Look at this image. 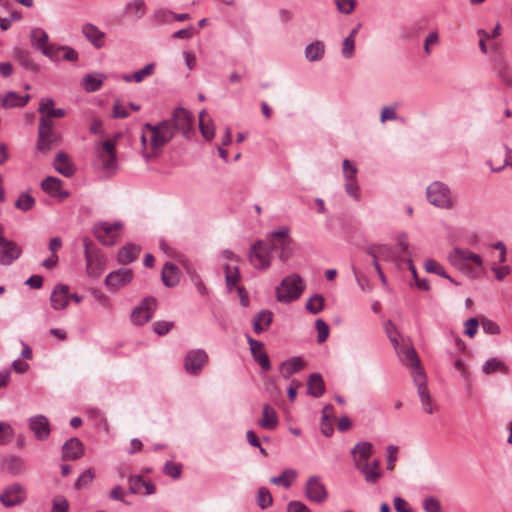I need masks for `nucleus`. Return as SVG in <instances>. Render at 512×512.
Instances as JSON below:
<instances>
[{
	"mask_svg": "<svg viewBox=\"0 0 512 512\" xmlns=\"http://www.w3.org/2000/svg\"><path fill=\"white\" fill-rule=\"evenodd\" d=\"M173 138V128L170 120L162 121L156 125L146 123L142 127L141 144L142 155L146 159L159 156L164 146Z\"/></svg>",
	"mask_w": 512,
	"mask_h": 512,
	"instance_id": "obj_1",
	"label": "nucleus"
},
{
	"mask_svg": "<svg viewBox=\"0 0 512 512\" xmlns=\"http://www.w3.org/2000/svg\"><path fill=\"white\" fill-rule=\"evenodd\" d=\"M447 259L451 265L473 277L478 276V270H483L481 256L468 249L455 248Z\"/></svg>",
	"mask_w": 512,
	"mask_h": 512,
	"instance_id": "obj_2",
	"label": "nucleus"
},
{
	"mask_svg": "<svg viewBox=\"0 0 512 512\" xmlns=\"http://www.w3.org/2000/svg\"><path fill=\"white\" fill-rule=\"evenodd\" d=\"M120 137L121 134L116 133L113 137L105 138L95 145L97 164L108 174L117 169L116 147Z\"/></svg>",
	"mask_w": 512,
	"mask_h": 512,
	"instance_id": "obj_3",
	"label": "nucleus"
},
{
	"mask_svg": "<svg viewBox=\"0 0 512 512\" xmlns=\"http://www.w3.org/2000/svg\"><path fill=\"white\" fill-rule=\"evenodd\" d=\"M304 290V280L300 275L293 273L282 279L276 288V298L281 303H290L297 300Z\"/></svg>",
	"mask_w": 512,
	"mask_h": 512,
	"instance_id": "obj_4",
	"label": "nucleus"
},
{
	"mask_svg": "<svg viewBox=\"0 0 512 512\" xmlns=\"http://www.w3.org/2000/svg\"><path fill=\"white\" fill-rule=\"evenodd\" d=\"M426 197L437 208L450 210L455 207V197L450 188L440 181H434L427 187Z\"/></svg>",
	"mask_w": 512,
	"mask_h": 512,
	"instance_id": "obj_5",
	"label": "nucleus"
},
{
	"mask_svg": "<svg viewBox=\"0 0 512 512\" xmlns=\"http://www.w3.org/2000/svg\"><path fill=\"white\" fill-rule=\"evenodd\" d=\"M83 244L87 273L90 277L97 278L103 273L106 260L89 238H84Z\"/></svg>",
	"mask_w": 512,
	"mask_h": 512,
	"instance_id": "obj_6",
	"label": "nucleus"
},
{
	"mask_svg": "<svg viewBox=\"0 0 512 512\" xmlns=\"http://www.w3.org/2000/svg\"><path fill=\"white\" fill-rule=\"evenodd\" d=\"M123 228L124 225L120 221L114 223L103 221L94 225L93 233L103 245L112 246L119 241Z\"/></svg>",
	"mask_w": 512,
	"mask_h": 512,
	"instance_id": "obj_7",
	"label": "nucleus"
},
{
	"mask_svg": "<svg viewBox=\"0 0 512 512\" xmlns=\"http://www.w3.org/2000/svg\"><path fill=\"white\" fill-rule=\"evenodd\" d=\"M289 230L283 228L269 236L266 244L269 245L270 251H277L278 257L282 262H286L292 255L291 239L289 238Z\"/></svg>",
	"mask_w": 512,
	"mask_h": 512,
	"instance_id": "obj_8",
	"label": "nucleus"
},
{
	"mask_svg": "<svg viewBox=\"0 0 512 512\" xmlns=\"http://www.w3.org/2000/svg\"><path fill=\"white\" fill-rule=\"evenodd\" d=\"M249 261L258 270H266L270 267L272 253L265 241H258L250 249Z\"/></svg>",
	"mask_w": 512,
	"mask_h": 512,
	"instance_id": "obj_9",
	"label": "nucleus"
},
{
	"mask_svg": "<svg viewBox=\"0 0 512 512\" xmlns=\"http://www.w3.org/2000/svg\"><path fill=\"white\" fill-rule=\"evenodd\" d=\"M304 495L310 501L322 504L328 499V491L319 476L308 477L304 486Z\"/></svg>",
	"mask_w": 512,
	"mask_h": 512,
	"instance_id": "obj_10",
	"label": "nucleus"
},
{
	"mask_svg": "<svg viewBox=\"0 0 512 512\" xmlns=\"http://www.w3.org/2000/svg\"><path fill=\"white\" fill-rule=\"evenodd\" d=\"M414 383L418 388V395L420 397L421 406L425 413L432 414L437 410V405L432 399L427 386H426V375L424 371H419L414 374Z\"/></svg>",
	"mask_w": 512,
	"mask_h": 512,
	"instance_id": "obj_11",
	"label": "nucleus"
},
{
	"mask_svg": "<svg viewBox=\"0 0 512 512\" xmlns=\"http://www.w3.org/2000/svg\"><path fill=\"white\" fill-rule=\"evenodd\" d=\"M208 362V355L202 349L190 350L184 359V367L187 373L198 375Z\"/></svg>",
	"mask_w": 512,
	"mask_h": 512,
	"instance_id": "obj_12",
	"label": "nucleus"
},
{
	"mask_svg": "<svg viewBox=\"0 0 512 512\" xmlns=\"http://www.w3.org/2000/svg\"><path fill=\"white\" fill-rule=\"evenodd\" d=\"M156 309V300L152 297L145 298L131 313V320L135 325H143L148 322Z\"/></svg>",
	"mask_w": 512,
	"mask_h": 512,
	"instance_id": "obj_13",
	"label": "nucleus"
},
{
	"mask_svg": "<svg viewBox=\"0 0 512 512\" xmlns=\"http://www.w3.org/2000/svg\"><path fill=\"white\" fill-rule=\"evenodd\" d=\"M31 44L34 48L40 50L46 57H54L55 44L49 43L48 34L41 28H34L30 33Z\"/></svg>",
	"mask_w": 512,
	"mask_h": 512,
	"instance_id": "obj_14",
	"label": "nucleus"
},
{
	"mask_svg": "<svg viewBox=\"0 0 512 512\" xmlns=\"http://www.w3.org/2000/svg\"><path fill=\"white\" fill-rule=\"evenodd\" d=\"M223 257L228 261L224 264L226 285L229 289L236 287L240 278L238 258L233 252L225 250Z\"/></svg>",
	"mask_w": 512,
	"mask_h": 512,
	"instance_id": "obj_15",
	"label": "nucleus"
},
{
	"mask_svg": "<svg viewBox=\"0 0 512 512\" xmlns=\"http://www.w3.org/2000/svg\"><path fill=\"white\" fill-rule=\"evenodd\" d=\"M133 279V271L129 268H121L109 273L105 279V285L112 291L128 285Z\"/></svg>",
	"mask_w": 512,
	"mask_h": 512,
	"instance_id": "obj_16",
	"label": "nucleus"
},
{
	"mask_svg": "<svg viewBox=\"0 0 512 512\" xmlns=\"http://www.w3.org/2000/svg\"><path fill=\"white\" fill-rule=\"evenodd\" d=\"M193 116L184 109L178 108L174 111L172 120L170 121L173 128V133L177 130L182 134L187 135L193 128Z\"/></svg>",
	"mask_w": 512,
	"mask_h": 512,
	"instance_id": "obj_17",
	"label": "nucleus"
},
{
	"mask_svg": "<svg viewBox=\"0 0 512 512\" xmlns=\"http://www.w3.org/2000/svg\"><path fill=\"white\" fill-rule=\"evenodd\" d=\"M61 142V136L54 130L38 129L36 148L42 153H48L52 147Z\"/></svg>",
	"mask_w": 512,
	"mask_h": 512,
	"instance_id": "obj_18",
	"label": "nucleus"
},
{
	"mask_svg": "<svg viewBox=\"0 0 512 512\" xmlns=\"http://www.w3.org/2000/svg\"><path fill=\"white\" fill-rule=\"evenodd\" d=\"M25 498V492L22 486L19 484H13L8 486L1 494L0 501L3 505L10 507L23 502Z\"/></svg>",
	"mask_w": 512,
	"mask_h": 512,
	"instance_id": "obj_19",
	"label": "nucleus"
},
{
	"mask_svg": "<svg viewBox=\"0 0 512 512\" xmlns=\"http://www.w3.org/2000/svg\"><path fill=\"white\" fill-rule=\"evenodd\" d=\"M29 427L33 431L35 437L43 441L50 434V425L48 419L43 415H36L29 419Z\"/></svg>",
	"mask_w": 512,
	"mask_h": 512,
	"instance_id": "obj_20",
	"label": "nucleus"
},
{
	"mask_svg": "<svg viewBox=\"0 0 512 512\" xmlns=\"http://www.w3.org/2000/svg\"><path fill=\"white\" fill-rule=\"evenodd\" d=\"M69 290V287L64 284L55 286L50 296V303L54 310L66 308L69 301Z\"/></svg>",
	"mask_w": 512,
	"mask_h": 512,
	"instance_id": "obj_21",
	"label": "nucleus"
},
{
	"mask_svg": "<svg viewBox=\"0 0 512 512\" xmlns=\"http://www.w3.org/2000/svg\"><path fill=\"white\" fill-rule=\"evenodd\" d=\"M399 355H403L402 361L405 365L411 368V375L414 379V374L419 371H424L420 366V360L417 356V353L413 347L400 345L399 351L397 352Z\"/></svg>",
	"mask_w": 512,
	"mask_h": 512,
	"instance_id": "obj_22",
	"label": "nucleus"
},
{
	"mask_svg": "<svg viewBox=\"0 0 512 512\" xmlns=\"http://www.w3.org/2000/svg\"><path fill=\"white\" fill-rule=\"evenodd\" d=\"M21 248L14 242L6 240L0 245V263L10 265L21 255Z\"/></svg>",
	"mask_w": 512,
	"mask_h": 512,
	"instance_id": "obj_23",
	"label": "nucleus"
},
{
	"mask_svg": "<svg viewBox=\"0 0 512 512\" xmlns=\"http://www.w3.org/2000/svg\"><path fill=\"white\" fill-rule=\"evenodd\" d=\"M247 341L250 346V351L253 358L260 364L264 370L270 369V361L267 353L264 351V345L262 342L247 336Z\"/></svg>",
	"mask_w": 512,
	"mask_h": 512,
	"instance_id": "obj_24",
	"label": "nucleus"
},
{
	"mask_svg": "<svg viewBox=\"0 0 512 512\" xmlns=\"http://www.w3.org/2000/svg\"><path fill=\"white\" fill-rule=\"evenodd\" d=\"M373 453V445L370 442H360L351 451L355 467L368 463Z\"/></svg>",
	"mask_w": 512,
	"mask_h": 512,
	"instance_id": "obj_25",
	"label": "nucleus"
},
{
	"mask_svg": "<svg viewBox=\"0 0 512 512\" xmlns=\"http://www.w3.org/2000/svg\"><path fill=\"white\" fill-rule=\"evenodd\" d=\"M82 33L95 48L100 49L105 45V33L97 26L86 23L82 27Z\"/></svg>",
	"mask_w": 512,
	"mask_h": 512,
	"instance_id": "obj_26",
	"label": "nucleus"
},
{
	"mask_svg": "<svg viewBox=\"0 0 512 512\" xmlns=\"http://www.w3.org/2000/svg\"><path fill=\"white\" fill-rule=\"evenodd\" d=\"M42 189L53 197L63 200L69 193L62 189V181L56 177H47L41 183Z\"/></svg>",
	"mask_w": 512,
	"mask_h": 512,
	"instance_id": "obj_27",
	"label": "nucleus"
},
{
	"mask_svg": "<svg viewBox=\"0 0 512 512\" xmlns=\"http://www.w3.org/2000/svg\"><path fill=\"white\" fill-rule=\"evenodd\" d=\"M258 425L266 430H274L278 424V415L276 410L269 404H264L262 409V417L258 420Z\"/></svg>",
	"mask_w": 512,
	"mask_h": 512,
	"instance_id": "obj_28",
	"label": "nucleus"
},
{
	"mask_svg": "<svg viewBox=\"0 0 512 512\" xmlns=\"http://www.w3.org/2000/svg\"><path fill=\"white\" fill-rule=\"evenodd\" d=\"M63 459L76 460L83 456L84 447L78 438H71L62 448Z\"/></svg>",
	"mask_w": 512,
	"mask_h": 512,
	"instance_id": "obj_29",
	"label": "nucleus"
},
{
	"mask_svg": "<svg viewBox=\"0 0 512 512\" xmlns=\"http://www.w3.org/2000/svg\"><path fill=\"white\" fill-rule=\"evenodd\" d=\"M356 469L363 474L365 480L370 484H375L382 477L379 460H373L371 463H365Z\"/></svg>",
	"mask_w": 512,
	"mask_h": 512,
	"instance_id": "obj_30",
	"label": "nucleus"
},
{
	"mask_svg": "<svg viewBox=\"0 0 512 512\" xmlns=\"http://www.w3.org/2000/svg\"><path fill=\"white\" fill-rule=\"evenodd\" d=\"M129 489L133 494L152 495L155 493V486L141 476H133L129 479Z\"/></svg>",
	"mask_w": 512,
	"mask_h": 512,
	"instance_id": "obj_31",
	"label": "nucleus"
},
{
	"mask_svg": "<svg viewBox=\"0 0 512 512\" xmlns=\"http://www.w3.org/2000/svg\"><path fill=\"white\" fill-rule=\"evenodd\" d=\"M54 168L57 172L65 177H70L75 172V168L70 157L64 152H59L56 155L54 160Z\"/></svg>",
	"mask_w": 512,
	"mask_h": 512,
	"instance_id": "obj_32",
	"label": "nucleus"
},
{
	"mask_svg": "<svg viewBox=\"0 0 512 512\" xmlns=\"http://www.w3.org/2000/svg\"><path fill=\"white\" fill-rule=\"evenodd\" d=\"M161 278L165 286L174 287L179 283L180 271L175 264L167 262L162 269Z\"/></svg>",
	"mask_w": 512,
	"mask_h": 512,
	"instance_id": "obj_33",
	"label": "nucleus"
},
{
	"mask_svg": "<svg viewBox=\"0 0 512 512\" xmlns=\"http://www.w3.org/2000/svg\"><path fill=\"white\" fill-rule=\"evenodd\" d=\"M273 313L269 310L258 312L253 319V330L260 334L265 331L272 323Z\"/></svg>",
	"mask_w": 512,
	"mask_h": 512,
	"instance_id": "obj_34",
	"label": "nucleus"
},
{
	"mask_svg": "<svg viewBox=\"0 0 512 512\" xmlns=\"http://www.w3.org/2000/svg\"><path fill=\"white\" fill-rule=\"evenodd\" d=\"M140 253V248L134 244H126L119 251L117 259L122 264L135 261Z\"/></svg>",
	"mask_w": 512,
	"mask_h": 512,
	"instance_id": "obj_35",
	"label": "nucleus"
},
{
	"mask_svg": "<svg viewBox=\"0 0 512 512\" xmlns=\"http://www.w3.org/2000/svg\"><path fill=\"white\" fill-rule=\"evenodd\" d=\"M368 253L373 257V265L379 275V278L380 280L382 281V283H386V278L383 274V272L381 271V268H380V265L378 263V257H386L388 256V254L390 253V248L387 247V246H378V247H373V248H370Z\"/></svg>",
	"mask_w": 512,
	"mask_h": 512,
	"instance_id": "obj_36",
	"label": "nucleus"
},
{
	"mask_svg": "<svg viewBox=\"0 0 512 512\" xmlns=\"http://www.w3.org/2000/svg\"><path fill=\"white\" fill-rule=\"evenodd\" d=\"M199 128L206 140L213 139L215 135V127L212 120L207 117L205 110L201 111L199 114Z\"/></svg>",
	"mask_w": 512,
	"mask_h": 512,
	"instance_id": "obj_37",
	"label": "nucleus"
},
{
	"mask_svg": "<svg viewBox=\"0 0 512 512\" xmlns=\"http://www.w3.org/2000/svg\"><path fill=\"white\" fill-rule=\"evenodd\" d=\"M482 371L487 374L502 373L507 374L509 369L508 366L498 358H491L486 361L482 367Z\"/></svg>",
	"mask_w": 512,
	"mask_h": 512,
	"instance_id": "obj_38",
	"label": "nucleus"
},
{
	"mask_svg": "<svg viewBox=\"0 0 512 512\" xmlns=\"http://www.w3.org/2000/svg\"><path fill=\"white\" fill-rule=\"evenodd\" d=\"M29 99V95L20 96L15 92H9L3 98L2 106L4 108L23 107L28 103Z\"/></svg>",
	"mask_w": 512,
	"mask_h": 512,
	"instance_id": "obj_39",
	"label": "nucleus"
},
{
	"mask_svg": "<svg viewBox=\"0 0 512 512\" xmlns=\"http://www.w3.org/2000/svg\"><path fill=\"white\" fill-rule=\"evenodd\" d=\"M54 57H50L52 61H59L61 59L67 61H76L78 59V53L71 47L68 46H55Z\"/></svg>",
	"mask_w": 512,
	"mask_h": 512,
	"instance_id": "obj_40",
	"label": "nucleus"
},
{
	"mask_svg": "<svg viewBox=\"0 0 512 512\" xmlns=\"http://www.w3.org/2000/svg\"><path fill=\"white\" fill-rule=\"evenodd\" d=\"M304 368V362L299 357H293L282 363L281 372L285 378H289L297 371Z\"/></svg>",
	"mask_w": 512,
	"mask_h": 512,
	"instance_id": "obj_41",
	"label": "nucleus"
},
{
	"mask_svg": "<svg viewBox=\"0 0 512 512\" xmlns=\"http://www.w3.org/2000/svg\"><path fill=\"white\" fill-rule=\"evenodd\" d=\"M298 473L294 469H286L281 475L272 477L270 482L274 485H281L285 488H289L297 478Z\"/></svg>",
	"mask_w": 512,
	"mask_h": 512,
	"instance_id": "obj_42",
	"label": "nucleus"
},
{
	"mask_svg": "<svg viewBox=\"0 0 512 512\" xmlns=\"http://www.w3.org/2000/svg\"><path fill=\"white\" fill-rule=\"evenodd\" d=\"M324 52V43L321 41H314L306 47L305 56L309 61L314 62L322 59Z\"/></svg>",
	"mask_w": 512,
	"mask_h": 512,
	"instance_id": "obj_43",
	"label": "nucleus"
},
{
	"mask_svg": "<svg viewBox=\"0 0 512 512\" xmlns=\"http://www.w3.org/2000/svg\"><path fill=\"white\" fill-rule=\"evenodd\" d=\"M308 392L314 397H319L324 393V382L320 374H312L307 382Z\"/></svg>",
	"mask_w": 512,
	"mask_h": 512,
	"instance_id": "obj_44",
	"label": "nucleus"
},
{
	"mask_svg": "<svg viewBox=\"0 0 512 512\" xmlns=\"http://www.w3.org/2000/svg\"><path fill=\"white\" fill-rule=\"evenodd\" d=\"M424 269L428 273H433L439 275L443 278L448 279L450 282L455 283V280L452 279L445 271L444 267L434 259H426L424 262Z\"/></svg>",
	"mask_w": 512,
	"mask_h": 512,
	"instance_id": "obj_45",
	"label": "nucleus"
},
{
	"mask_svg": "<svg viewBox=\"0 0 512 512\" xmlns=\"http://www.w3.org/2000/svg\"><path fill=\"white\" fill-rule=\"evenodd\" d=\"M104 79H105V76L101 75V74H98V75L88 74L83 78L82 85L86 91L95 92L100 89Z\"/></svg>",
	"mask_w": 512,
	"mask_h": 512,
	"instance_id": "obj_46",
	"label": "nucleus"
},
{
	"mask_svg": "<svg viewBox=\"0 0 512 512\" xmlns=\"http://www.w3.org/2000/svg\"><path fill=\"white\" fill-rule=\"evenodd\" d=\"M384 329H385V332H386L390 342L394 346L395 351L398 352L400 345H401V343H400L401 336H400L397 328L391 321H387L384 324Z\"/></svg>",
	"mask_w": 512,
	"mask_h": 512,
	"instance_id": "obj_47",
	"label": "nucleus"
},
{
	"mask_svg": "<svg viewBox=\"0 0 512 512\" xmlns=\"http://www.w3.org/2000/svg\"><path fill=\"white\" fill-rule=\"evenodd\" d=\"M324 307V298L323 296L316 294L312 296L306 303V309L312 313H319Z\"/></svg>",
	"mask_w": 512,
	"mask_h": 512,
	"instance_id": "obj_48",
	"label": "nucleus"
},
{
	"mask_svg": "<svg viewBox=\"0 0 512 512\" xmlns=\"http://www.w3.org/2000/svg\"><path fill=\"white\" fill-rule=\"evenodd\" d=\"M35 204V200L34 198L27 194V193H22L16 203H15V206L16 208H18L19 210H22V211H29L30 209L33 208Z\"/></svg>",
	"mask_w": 512,
	"mask_h": 512,
	"instance_id": "obj_49",
	"label": "nucleus"
},
{
	"mask_svg": "<svg viewBox=\"0 0 512 512\" xmlns=\"http://www.w3.org/2000/svg\"><path fill=\"white\" fill-rule=\"evenodd\" d=\"M13 429L9 423L0 422V445H5L12 440Z\"/></svg>",
	"mask_w": 512,
	"mask_h": 512,
	"instance_id": "obj_50",
	"label": "nucleus"
},
{
	"mask_svg": "<svg viewBox=\"0 0 512 512\" xmlns=\"http://www.w3.org/2000/svg\"><path fill=\"white\" fill-rule=\"evenodd\" d=\"M257 502L262 509L267 508L272 504V496L267 488L261 487L258 490Z\"/></svg>",
	"mask_w": 512,
	"mask_h": 512,
	"instance_id": "obj_51",
	"label": "nucleus"
},
{
	"mask_svg": "<svg viewBox=\"0 0 512 512\" xmlns=\"http://www.w3.org/2000/svg\"><path fill=\"white\" fill-rule=\"evenodd\" d=\"M155 70V64L150 63L146 65L143 69L136 71L134 74H132L133 81L140 83L145 78L151 76L154 73Z\"/></svg>",
	"mask_w": 512,
	"mask_h": 512,
	"instance_id": "obj_52",
	"label": "nucleus"
},
{
	"mask_svg": "<svg viewBox=\"0 0 512 512\" xmlns=\"http://www.w3.org/2000/svg\"><path fill=\"white\" fill-rule=\"evenodd\" d=\"M397 118V104L391 106H385L381 109L380 122L385 123L386 121L395 120Z\"/></svg>",
	"mask_w": 512,
	"mask_h": 512,
	"instance_id": "obj_53",
	"label": "nucleus"
},
{
	"mask_svg": "<svg viewBox=\"0 0 512 512\" xmlns=\"http://www.w3.org/2000/svg\"><path fill=\"white\" fill-rule=\"evenodd\" d=\"M68 510L69 503L65 497L58 495L53 498L51 512H68Z\"/></svg>",
	"mask_w": 512,
	"mask_h": 512,
	"instance_id": "obj_54",
	"label": "nucleus"
},
{
	"mask_svg": "<svg viewBox=\"0 0 512 512\" xmlns=\"http://www.w3.org/2000/svg\"><path fill=\"white\" fill-rule=\"evenodd\" d=\"M339 12L349 15L351 14L356 5V0H334Z\"/></svg>",
	"mask_w": 512,
	"mask_h": 512,
	"instance_id": "obj_55",
	"label": "nucleus"
},
{
	"mask_svg": "<svg viewBox=\"0 0 512 512\" xmlns=\"http://www.w3.org/2000/svg\"><path fill=\"white\" fill-rule=\"evenodd\" d=\"M355 52V40L351 38H345L342 43L341 54L344 58L350 59L354 56Z\"/></svg>",
	"mask_w": 512,
	"mask_h": 512,
	"instance_id": "obj_56",
	"label": "nucleus"
},
{
	"mask_svg": "<svg viewBox=\"0 0 512 512\" xmlns=\"http://www.w3.org/2000/svg\"><path fill=\"white\" fill-rule=\"evenodd\" d=\"M345 181L357 180V168L349 160L345 159L342 164Z\"/></svg>",
	"mask_w": 512,
	"mask_h": 512,
	"instance_id": "obj_57",
	"label": "nucleus"
},
{
	"mask_svg": "<svg viewBox=\"0 0 512 512\" xmlns=\"http://www.w3.org/2000/svg\"><path fill=\"white\" fill-rule=\"evenodd\" d=\"M94 479V472L92 469H88L85 472H83L79 478L77 479L75 486L77 489H82L89 485L92 480Z\"/></svg>",
	"mask_w": 512,
	"mask_h": 512,
	"instance_id": "obj_58",
	"label": "nucleus"
},
{
	"mask_svg": "<svg viewBox=\"0 0 512 512\" xmlns=\"http://www.w3.org/2000/svg\"><path fill=\"white\" fill-rule=\"evenodd\" d=\"M127 10L131 11L137 18H141L145 14V4L143 0H133L127 6Z\"/></svg>",
	"mask_w": 512,
	"mask_h": 512,
	"instance_id": "obj_59",
	"label": "nucleus"
},
{
	"mask_svg": "<svg viewBox=\"0 0 512 512\" xmlns=\"http://www.w3.org/2000/svg\"><path fill=\"white\" fill-rule=\"evenodd\" d=\"M397 246L403 257H406L407 259L411 258L407 234L402 233L397 237Z\"/></svg>",
	"mask_w": 512,
	"mask_h": 512,
	"instance_id": "obj_60",
	"label": "nucleus"
},
{
	"mask_svg": "<svg viewBox=\"0 0 512 512\" xmlns=\"http://www.w3.org/2000/svg\"><path fill=\"white\" fill-rule=\"evenodd\" d=\"M345 191L354 200L358 201L360 199L359 185L357 180L345 181Z\"/></svg>",
	"mask_w": 512,
	"mask_h": 512,
	"instance_id": "obj_61",
	"label": "nucleus"
},
{
	"mask_svg": "<svg viewBox=\"0 0 512 512\" xmlns=\"http://www.w3.org/2000/svg\"><path fill=\"white\" fill-rule=\"evenodd\" d=\"M181 470V464L174 462H167L164 467L165 474L175 479L180 477Z\"/></svg>",
	"mask_w": 512,
	"mask_h": 512,
	"instance_id": "obj_62",
	"label": "nucleus"
},
{
	"mask_svg": "<svg viewBox=\"0 0 512 512\" xmlns=\"http://www.w3.org/2000/svg\"><path fill=\"white\" fill-rule=\"evenodd\" d=\"M315 325L318 332V342L322 343L328 338L329 327L322 319H317Z\"/></svg>",
	"mask_w": 512,
	"mask_h": 512,
	"instance_id": "obj_63",
	"label": "nucleus"
},
{
	"mask_svg": "<svg viewBox=\"0 0 512 512\" xmlns=\"http://www.w3.org/2000/svg\"><path fill=\"white\" fill-rule=\"evenodd\" d=\"M423 508L426 512H440L441 506L436 498L429 497L424 500Z\"/></svg>",
	"mask_w": 512,
	"mask_h": 512,
	"instance_id": "obj_64",
	"label": "nucleus"
}]
</instances>
